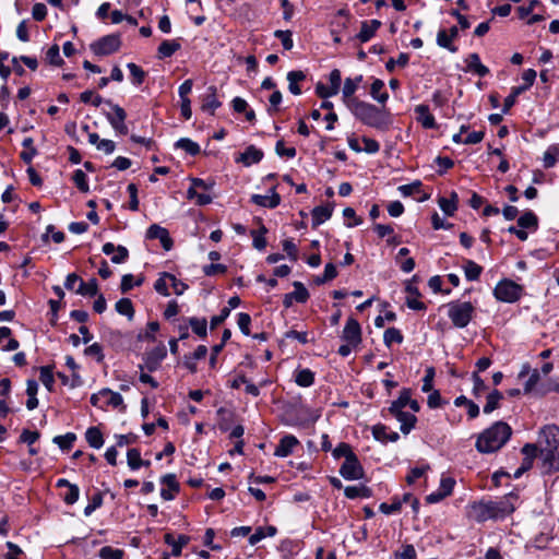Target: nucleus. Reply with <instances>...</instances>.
I'll return each instance as SVG.
<instances>
[{"label":"nucleus","mask_w":559,"mask_h":559,"mask_svg":"<svg viewBox=\"0 0 559 559\" xmlns=\"http://www.w3.org/2000/svg\"><path fill=\"white\" fill-rule=\"evenodd\" d=\"M106 104L108 106H110L112 111H103V114L105 115V117H106L107 121L109 122V124L111 126V128L118 134H121V135L128 134L129 130L126 124V119H127L126 110L121 106L114 104L110 99H107Z\"/></svg>","instance_id":"0eeeda50"},{"label":"nucleus","mask_w":559,"mask_h":559,"mask_svg":"<svg viewBox=\"0 0 559 559\" xmlns=\"http://www.w3.org/2000/svg\"><path fill=\"white\" fill-rule=\"evenodd\" d=\"M383 87H384V82L380 79H376L372 82L371 87H370V95L372 96V98L374 100H377L380 104H385V102L389 98V95L386 92L381 93Z\"/></svg>","instance_id":"c85d7f7f"},{"label":"nucleus","mask_w":559,"mask_h":559,"mask_svg":"<svg viewBox=\"0 0 559 559\" xmlns=\"http://www.w3.org/2000/svg\"><path fill=\"white\" fill-rule=\"evenodd\" d=\"M559 158V144L550 145L544 153L543 162L545 168H551Z\"/></svg>","instance_id":"f704fd0d"},{"label":"nucleus","mask_w":559,"mask_h":559,"mask_svg":"<svg viewBox=\"0 0 559 559\" xmlns=\"http://www.w3.org/2000/svg\"><path fill=\"white\" fill-rule=\"evenodd\" d=\"M518 225L524 229L536 230L538 228V218L535 213L527 211L518 218Z\"/></svg>","instance_id":"c756f323"},{"label":"nucleus","mask_w":559,"mask_h":559,"mask_svg":"<svg viewBox=\"0 0 559 559\" xmlns=\"http://www.w3.org/2000/svg\"><path fill=\"white\" fill-rule=\"evenodd\" d=\"M448 317L457 329L466 328L475 316L476 309L471 301H450L447 305Z\"/></svg>","instance_id":"39448f33"},{"label":"nucleus","mask_w":559,"mask_h":559,"mask_svg":"<svg viewBox=\"0 0 559 559\" xmlns=\"http://www.w3.org/2000/svg\"><path fill=\"white\" fill-rule=\"evenodd\" d=\"M166 355L167 352L164 345L155 347L154 349L144 355V364L139 366L140 370L146 369L150 372L156 371L159 368L160 362L164 360Z\"/></svg>","instance_id":"9d476101"},{"label":"nucleus","mask_w":559,"mask_h":559,"mask_svg":"<svg viewBox=\"0 0 559 559\" xmlns=\"http://www.w3.org/2000/svg\"><path fill=\"white\" fill-rule=\"evenodd\" d=\"M332 454L334 456V459H341V457H345V460H348L350 459V455H356L350 445L348 443H345V442H341L333 451H332Z\"/></svg>","instance_id":"864d4df0"},{"label":"nucleus","mask_w":559,"mask_h":559,"mask_svg":"<svg viewBox=\"0 0 559 559\" xmlns=\"http://www.w3.org/2000/svg\"><path fill=\"white\" fill-rule=\"evenodd\" d=\"M120 46V36L118 34H110L92 43L91 50L97 56H108L119 50Z\"/></svg>","instance_id":"6e6552de"},{"label":"nucleus","mask_w":559,"mask_h":559,"mask_svg":"<svg viewBox=\"0 0 559 559\" xmlns=\"http://www.w3.org/2000/svg\"><path fill=\"white\" fill-rule=\"evenodd\" d=\"M472 381H473V394L476 397H479L486 390L487 385L484 382V380L477 374V372L472 373Z\"/></svg>","instance_id":"bf43d9fd"},{"label":"nucleus","mask_w":559,"mask_h":559,"mask_svg":"<svg viewBox=\"0 0 559 559\" xmlns=\"http://www.w3.org/2000/svg\"><path fill=\"white\" fill-rule=\"evenodd\" d=\"M270 192L271 195L252 194L251 202L262 207L275 209L281 203V197L274 187Z\"/></svg>","instance_id":"dca6fc26"},{"label":"nucleus","mask_w":559,"mask_h":559,"mask_svg":"<svg viewBox=\"0 0 559 559\" xmlns=\"http://www.w3.org/2000/svg\"><path fill=\"white\" fill-rule=\"evenodd\" d=\"M412 390L408 388H404L400 392V396L397 400L393 401L389 407V413H395L399 411H403L404 407L408 405L411 402Z\"/></svg>","instance_id":"393cba45"},{"label":"nucleus","mask_w":559,"mask_h":559,"mask_svg":"<svg viewBox=\"0 0 559 559\" xmlns=\"http://www.w3.org/2000/svg\"><path fill=\"white\" fill-rule=\"evenodd\" d=\"M217 416L219 417V420H218L219 430H222V431L229 430L230 423H231L233 416H234L233 412H230L229 409H227L225 407H219L217 409Z\"/></svg>","instance_id":"4c0bfd02"},{"label":"nucleus","mask_w":559,"mask_h":559,"mask_svg":"<svg viewBox=\"0 0 559 559\" xmlns=\"http://www.w3.org/2000/svg\"><path fill=\"white\" fill-rule=\"evenodd\" d=\"M103 504V493L96 492L92 498L90 503L84 508V515L90 516L96 509L100 508Z\"/></svg>","instance_id":"4d7b16f0"},{"label":"nucleus","mask_w":559,"mask_h":559,"mask_svg":"<svg viewBox=\"0 0 559 559\" xmlns=\"http://www.w3.org/2000/svg\"><path fill=\"white\" fill-rule=\"evenodd\" d=\"M116 311L119 314L126 316L129 320L134 317L133 304L129 298H121L115 305Z\"/></svg>","instance_id":"72a5a7b5"},{"label":"nucleus","mask_w":559,"mask_h":559,"mask_svg":"<svg viewBox=\"0 0 559 559\" xmlns=\"http://www.w3.org/2000/svg\"><path fill=\"white\" fill-rule=\"evenodd\" d=\"M47 61L56 67L63 64V59L60 57V49L57 44L52 45L46 52Z\"/></svg>","instance_id":"3c124183"},{"label":"nucleus","mask_w":559,"mask_h":559,"mask_svg":"<svg viewBox=\"0 0 559 559\" xmlns=\"http://www.w3.org/2000/svg\"><path fill=\"white\" fill-rule=\"evenodd\" d=\"M98 556L102 559H123L124 551L122 549L105 546L100 548Z\"/></svg>","instance_id":"8fccbe9b"},{"label":"nucleus","mask_w":559,"mask_h":559,"mask_svg":"<svg viewBox=\"0 0 559 559\" xmlns=\"http://www.w3.org/2000/svg\"><path fill=\"white\" fill-rule=\"evenodd\" d=\"M348 107L354 116L368 127L384 131L391 124L390 114L372 104L359 99H350Z\"/></svg>","instance_id":"7ed1b4c3"},{"label":"nucleus","mask_w":559,"mask_h":559,"mask_svg":"<svg viewBox=\"0 0 559 559\" xmlns=\"http://www.w3.org/2000/svg\"><path fill=\"white\" fill-rule=\"evenodd\" d=\"M159 329V323L157 321H151L146 325V332L144 334L140 333L138 335L139 341H154L155 336L154 333L157 332Z\"/></svg>","instance_id":"e2e57ef3"},{"label":"nucleus","mask_w":559,"mask_h":559,"mask_svg":"<svg viewBox=\"0 0 559 559\" xmlns=\"http://www.w3.org/2000/svg\"><path fill=\"white\" fill-rule=\"evenodd\" d=\"M357 88L358 87L355 85L350 78H347L345 80L342 93L344 102L346 103L347 106L348 104H350V99H355L353 95L355 94Z\"/></svg>","instance_id":"5fc2aeb1"},{"label":"nucleus","mask_w":559,"mask_h":559,"mask_svg":"<svg viewBox=\"0 0 559 559\" xmlns=\"http://www.w3.org/2000/svg\"><path fill=\"white\" fill-rule=\"evenodd\" d=\"M221 106L222 103L217 99L216 86H209L206 95L203 96L201 109L214 115V111Z\"/></svg>","instance_id":"f3484780"},{"label":"nucleus","mask_w":559,"mask_h":559,"mask_svg":"<svg viewBox=\"0 0 559 559\" xmlns=\"http://www.w3.org/2000/svg\"><path fill=\"white\" fill-rule=\"evenodd\" d=\"M127 68L130 71L132 83L135 85H141L144 82L146 72L141 67H139L138 64H135L133 62L128 63Z\"/></svg>","instance_id":"ea45409f"},{"label":"nucleus","mask_w":559,"mask_h":559,"mask_svg":"<svg viewBox=\"0 0 559 559\" xmlns=\"http://www.w3.org/2000/svg\"><path fill=\"white\" fill-rule=\"evenodd\" d=\"M181 48L178 40H163L157 49L158 58H169Z\"/></svg>","instance_id":"a878e982"},{"label":"nucleus","mask_w":559,"mask_h":559,"mask_svg":"<svg viewBox=\"0 0 559 559\" xmlns=\"http://www.w3.org/2000/svg\"><path fill=\"white\" fill-rule=\"evenodd\" d=\"M437 45L448 49L450 52H456L457 47L452 44V38L449 37L445 29H440L437 34Z\"/></svg>","instance_id":"c03bdc74"},{"label":"nucleus","mask_w":559,"mask_h":559,"mask_svg":"<svg viewBox=\"0 0 559 559\" xmlns=\"http://www.w3.org/2000/svg\"><path fill=\"white\" fill-rule=\"evenodd\" d=\"M550 392H556L559 394V383L548 380L546 382H542L539 386L537 388V394L538 395H546Z\"/></svg>","instance_id":"0e129e2a"},{"label":"nucleus","mask_w":559,"mask_h":559,"mask_svg":"<svg viewBox=\"0 0 559 559\" xmlns=\"http://www.w3.org/2000/svg\"><path fill=\"white\" fill-rule=\"evenodd\" d=\"M390 414L401 423L400 430L404 435H408L417 423V417L414 414L404 411H399Z\"/></svg>","instance_id":"412c9836"},{"label":"nucleus","mask_w":559,"mask_h":559,"mask_svg":"<svg viewBox=\"0 0 559 559\" xmlns=\"http://www.w3.org/2000/svg\"><path fill=\"white\" fill-rule=\"evenodd\" d=\"M463 269L467 281H477L483 272V267L473 260H465Z\"/></svg>","instance_id":"473e14b6"},{"label":"nucleus","mask_w":559,"mask_h":559,"mask_svg":"<svg viewBox=\"0 0 559 559\" xmlns=\"http://www.w3.org/2000/svg\"><path fill=\"white\" fill-rule=\"evenodd\" d=\"M282 98H283L282 93L277 90L271 94V96L269 98L270 106L267 108V112L270 115H273L280 110L278 106L282 103Z\"/></svg>","instance_id":"69168bd1"},{"label":"nucleus","mask_w":559,"mask_h":559,"mask_svg":"<svg viewBox=\"0 0 559 559\" xmlns=\"http://www.w3.org/2000/svg\"><path fill=\"white\" fill-rule=\"evenodd\" d=\"M206 324L207 322L205 318L199 319L192 317L189 319V325L191 326L192 331L202 338L207 334Z\"/></svg>","instance_id":"79ce46f5"},{"label":"nucleus","mask_w":559,"mask_h":559,"mask_svg":"<svg viewBox=\"0 0 559 559\" xmlns=\"http://www.w3.org/2000/svg\"><path fill=\"white\" fill-rule=\"evenodd\" d=\"M264 154L260 148H257L254 145H249L243 153H241L237 158V163H242L245 166H250L251 164H258L263 158Z\"/></svg>","instance_id":"a211bd4d"},{"label":"nucleus","mask_w":559,"mask_h":559,"mask_svg":"<svg viewBox=\"0 0 559 559\" xmlns=\"http://www.w3.org/2000/svg\"><path fill=\"white\" fill-rule=\"evenodd\" d=\"M78 189L84 193L88 192L90 187L86 180V175L83 170L76 169L72 177Z\"/></svg>","instance_id":"603ef678"},{"label":"nucleus","mask_w":559,"mask_h":559,"mask_svg":"<svg viewBox=\"0 0 559 559\" xmlns=\"http://www.w3.org/2000/svg\"><path fill=\"white\" fill-rule=\"evenodd\" d=\"M415 112L418 115L417 120L426 129H433L437 127L435 117L429 112L428 105L420 104L415 107Z\"/></svg>","instance_id":"5701e85b"},{"label":"nucleus","mask_w":559,"mask_h":559,"mask_svg":"<svg viewBox=\"0 0 559 559\" xmlns=\"http://www.w3.org/2000/svg\"><path fill=\"white\" fill-rule=\"evenodd\" d=\"M292 32L290 31H281L277 29L274 32V36L278 39H281L282 45L284 49L290 50L293 48V38H292Z\"/></svg>","instance_id":"680f3d73"},{"label":"nucleus","mask_w":559,"mask_h":559,"mask_svg":"<svg viewBox=\"0 0 559 559\" xmlns=\"http://www.w3.org/2000/svg\"><path fill=\"white\" fill-rule=\"evenodd\" d=\"M293 286L295 290L284 295L283 305L285 308H290L294 300L305 304L309 299V292L301 282H294Z\"/></svg>","instance_id":"ddd939ff"},{"label":"nucleus","mask_w":559,"mask_h":559,"mask_svg":"<svg viewBox=\"0 0 559 559\" xmlns=\"http://www.w3.org/2000/svg\"><path fill=\"white\" fill-rule=\"evenodd\" d=\"M146 238L158 239L166 251H169L174 246V241L170 238L168 230L157 224H153L147 228Z\"/></svg>","instance_id":"9b49d317"},{"label":"nucleus","mask_w":559,"mask_h":559,"mask_svg":"<svg viewBox=\"0 0 559 559\" xmlns=\"http://www.w3.org/2000/svg\"><path fill=\"white\" fill-rule=\"evenodd\" d=\"M518 495L510 492L497 501H479L472 506V516L477 522L504 519L515 510Z\"/></svg>","instance_id":"f03ea898"},{"label":"nucleus","mask_w":559,"mask_h":559,"mask_svg":"<svg viewBox=\"0 0 559 559\" xmlns=\"http://www.w3.org/2000/svg\"><path fill=\"white\" fill-rule=\"evenodd\" d=\"M160 483L166 486L162 488L160 496L164 500L170 501L175 499V495L179 492L180 485L175 474H166L160 478Z\"/></svg>","instance_id":"4468645a"},{"label":"nucleus","mask_w":559,"mask_h":559,"mask_svg":"<svg viewBox=\"0 0 559 559\" xmlns=\"http://www.w3.org/2000/svg\"><path fill=\"white\" fill-rule=\"evenodd\" d=\"M175 147L186 151L191 156H195L201 152L200 145L188 138L179 139L175 143Z\"/></svg>","instance_id":"7c9ffc66"},{"label":"nucleus","mask_w":559,"mask_h":559,"mask_svg":"<svg viewBox=\"0 0 559 559\" xmlns=\"http://www.w3.org/2000/svg\"><path fill=\"white\" fill-rule=\"evenodd\" d=\"M344 495L348 499L370 498L372 496V490L365 485L347 486L344 489Z\"/></svg>","instance_id":"b1692460"},{"label":"nucleus","mask_w":559,"mask_h":559,"mask_svg":"<svg viewBox=\"0 0 559 559\" xmlns=\"http://www.w3.org/2000/svg\"><path fill=\"white\" fill-rule=\"evenodd\" d=\"M381 25L382 23L379 20L361 22V27L359 33L356 35V38L361 43L369 41L376 35V32L381 27Z\"/></svg>","instance_id":"2eb2a0df"},{"label":"nucleus","mask_w":559,"mask_h":559,"mask_svg":"<svg viewBox=\"0 0 559 559\" xmlns=\"http://www.w3.org/2000/svg\"><path fill=\"white\" fill-rule=\"evenodd\" d=\"M524 459L521 463L522 471H530L533 467L534 460L539 456L538 447L536 443H526L521 450Z\"/></svg>","instance_id":"aec40b11"},{"label":"nucleus","mask_w":559,"mask_h":559,"mask_svg":"<svg viewBox=\"0 0 559 559\" xmlns=\"http://www.w3.org/2000/svg\"><path fill=\"white\" fill-rule=\"evenodd\" d=\"M52 370H53V366H43V367H40V370H39L40 371L39 380L41 381V383L45 385V388L49 392H51L53 390V383H55Z\"/></svg>","instance_id":"c9c22d12"},{"label":"nucleus","mask_w":559,"mask_h":559,"mask_svg":"<svg viewBox=\"0 0 559 559\" xmlns=\"http://www.w3.org/2000/svg\"><path fill=\"white\" fill-rule=\"evenodd\" d=\"M127 462H128V466L132 471L139 469L142 466V459H141L140 450L135 449V448L129 449L127 452Z\"/></svg>","instance_id":"49530a36"},{"label":"nucleus","mask_w":559,"mask_h":559,"mask_svg":"<svg viewBox=\"0 0 559 559\" xmlns=\"http://www.w3.org/2000/svg\"><path fill=\"white\" fill-rule=\"evenodd\" d=\"M84 354L86 356L95 357L97 362H103L105 355L103 353V347L98 343H94L85 348Z\"/></svg>","instance_id":"052dcab7"},{"label":"nucleus","mask_w":559,"mask_h":559,"mask_svg":"<svg viewBox=\"0 0 559 559\" xmlns=\"http://www.w3.org/2000/svg\"><path fill=\"white\" fill-rule=\"evenodd\" d=\"M100 394L104 395V397L108 396V400L104 403L106 405H111L114 407L123 405L122 396L119 393L111 391L110 389L100 390Z\"/></svg>","instance_id":"de8ad7c7"},{"label":"nucleus","mask_w":559,"mask_h":559,"mask_svg":"<svg viewBox=\"0 0 559 559\" xmlns=\"http://www.w3.org/2000/svg\"><path fill=\"white\" fill-rule=\"evenodd\" d=\"M503 399V395L500 391L493 390L487 395V402L484 406V413L490 414L495 409L499 408L500 401Z\"/></svg>","instance_id":"2f4dec72"},{"label":"nucleus","mask_w":559,"mask_h":559,"mask_svg":"<svg viewBox=\"0 0 559 559\" xmlns=\"http://www.w3.org/2000/svg\"><path fill=\"white\" fill-rule=\"evenodd\" d=\"M408 61H409V56L405 52H401L396 60L393 58L388 60V62L385 64V69L389 72H393L395 69V66L405 67V66H407Z\"/></svg>","instance_id":"13d9d810"},{"label":"nucleus","mask_w":559,"mask_h":559,"mask_svg":"<svg viewBox=\"0 0 559 559\" xmlns=\"http://www.w3.org/2000/svg\"><path fill=\"white\" fill-rule=\"evenodd\" d=\"M384 344L390 347L392 343L401 344L403 342V335L396 328H389L383 334Z\"/></svg>","instance_id":"37998d69"},{"label":"nucleus","mask_w":559,"mask_h":559,"mask_svg":"<svg viewBox=\"0 0 559 559\" xmlns=\"http://www.w3.org/2000/svg\"><path fill=\"white\" fill-rule=\"evenodd\" d=\"M395 559H416V550L413 545L403 546L401 551L394 552Z\"/></svg>","instance_id":"774afa93"},{"label":"nucleus","mask_w":559,"mask_h":559,"mask_svg":"<svg viewBox=\"0 0 559 559\" xmlns=\"http://www.w3.org/2000/svg\"><path fill=\"white\" fill-rule=\"evenodd\" d=\"M295 381L299 386H310L314 382V373L310 369H301L296 373Z\"/></svg>","instance_id":"58836bf2"},{"label":"nucleus","mask_w":559,"mask_h":559,"mask_svg":"<svg viewBox=\"0 0 559 559\" xmlns=\"http://www.w3.org/2000/svg\"><path fill=\"white\" fill-rule=\"evenodd\" d=\"M523 286L515 282L504 278L501 280L493 289V296L502 302L513 304L518 301L523 295Z\"/></svg>","instance_id":"423d86ee"},{"label":"nucleus","mask_w":559,"mask_h":559,"mask_svg":"<svg viewBox=\"0 0 559 559\" xmlns=\"http://www.w3.org/2000/svg\"><path fill=\"white\" fill-rule=\"evenodd\" d=\"M537 447L543 473L550 474L559 471V427L545 426L539 432Z\"/></svg>","instance_id":"f257e3e1"},{"label":"nucleus","mask_w":559,"mask_h":559,"mask_svg":"<svg viewBox=\"0 0 559 559\" xmlns=\"http://www.w3.org/2000/svg\"><path fill=\"white\" fill-rule=\"evenodd\" d=\"M343 340L349 343V345L357 346L361 342V328L359 322L349 318L343 330Z\"/></svg>","instance_id":"f8f14e48"},{"label":"nucleus","mask_w":559,"mask_h":559,"mask_svg":"<svg viewBox=\"0 0 559 559\" xmlns=\"http://www.w3.org/2000/svg\"><path fill=\"white\" fill-rule=\"evenodd\" d=\"M299 441L295 436L286 435L281 439L280 444L274 451V455L278 457H286L293 453L294 447H296Z\"/></svg>","instance_id":"6ab92c4d"},{"label":"nucleus","mask_w":559,"mask_h":559,"mask_svg":"<svg viewBox=\"0 0 559 559\" xmlns=\"http://www.w3.org/2000/svg\"><path fill=\"white\" fill-rule=\"evenodd\" d=\"M340 474L347 480H357L364 477V468L357 455H350V459L344 461Z\"/></svg>","instance_id":"1a4fd4ad"},{"label":"nucleus","mask_w":559,"mask_h":559,"mask_svg":"<svg viewBox=\"0 0 559 559\" xmlns=\"http://www.w3.org/2000/svg\"><path fill=\"white\" fill-rule=\"evenodd\" d=\"M75 293L82 296H96L98 294L97 280L91 278L87 283L81 280L78 289H75Z\"/></svg>","instance_id":"cd10ccee"},{"label":"nucleus","mask_w":559,"mask_h":559,"mask_svg":"<svg viewBox=\"0 0 559 559\" xmlns=\"http://www.w3.org/2000/svg\"><path fill=\"white\" fill-rule=\"evenodd\" d=\"M524 92L525 87L514 86L511 91V94L504 98L502 112L507 114L510 108L514 106L516 97Z\"/></svg>","instance_id":"09e8293b"},{"label":"nucleus","mask_w":559,"mask_h":559,"mask_svg":"<svg viewBox=\"0 0 559 559\" xmlns=\"http://www.w3.org/2000/svg\"><path fill=\"white\" fill-rule=\"evenodd\" d=\"M512 435L511 427L504 421H496L484 430L476 440V449L480 453H492L501 449Z\"/></svg>","instance_id":"20e7f679"},{"label":"nucleus","mask_w":559,"mask_h":559,"mask_svg":"<svg viewBox=\"0 0 559 559\" xmlns=\"http://www.w3.org/2000/svg\"><path fill=\"white\" fill-rule=\"evenodd\" d=\"M76 440V435L68 432L63 436H56L52 440L61 450L66 451L72 448L73 442Z\"/></svg>","instance_id":"a19ab883"},{"label":"nucleus","mask_w":559,"mask_h":559,"mask_svg":"<svg viewBox=\"0 0 559 559\" xmlns=\"http://www.w3.org/2000/svg\"><path fill=\"white\" fill-rule=\"evenodd\" d=\"M330 93L336 95L340 92L342 78H341V71L338 69H334L331 71L330 76Z\"/></svg>","instance_id":"6e6d98bb"},{"label":"nucleus","mask_w":559,"mask_h":559,"mask_svg":"<svg viewBox=\"0 0 559 559\" xmlns=\"http://www.w3.org/2000/svg\"><path fill=\"white\" fill-rule=\"evenodd\" d=\"M267 233V228L261 224L259 230H251V236L253 238V247L257 250H263L266 247V239L264 235Z\"/></svg>","instance_id":"e433bc0d"},{"label":"nucleus","mask_w":559,"mask_h":559,"mask_svg":"<svg viewBox=\"0 0 559 559\" xmlns=\"http://www.w3.org/2000/svg\"><path fill=\"white\" fill-rule=\"evenodd\" d=\"M333 213V205H321L316 206L312 212V227L317 228L319 225L323 224L325 221H328Z\"/></svg>","instance_id":"4be33fe9"},{"label":"nucleus","mask_w":559,"mask_h":559,"mask_svg":"<svg viewBox=\"0 0 559 559\" xmlns=\"http://www.w3.org/2000/svg\"><path fill=\"white\" fill-rule=\"evenodd\" d=\"M539 380H540V372H539V370L538 369L532 370L527 381L524 384V392L525 393H531V392L537 393V388L540 384Z\"/></svg>","instance_id":"a18cd8bd"},{"label":"nucleus","mask_w":559,"mask_h":559,"mask_svg":"<svg viewBox=\"0 0 559 559\" xmlns=\"http://www.w3.org/2000/svg\"><path fill=\"white\" fill-rule=\"evenodd\" d=\"M85 439L90 447L100 449L104 444V437L98 427H90L85 432Z\"/></svg>","instance_id":"bb28decb"},{"label":"nucleus","mask_w":559,"mask_h":559,"mask_svg":"<svg viewBox=\"0 0 559 559\" xmlns=\"http://www.w3.org/2000/svg\"><path fill=\"white\" fill-rule=\"evenodd\" d=\"M388 428L382 424L374 425L372 427V436L376 440L386 443L388 442Z\"/></svg>","instance_id":"338daca9"}]
</instances>
